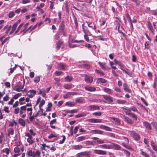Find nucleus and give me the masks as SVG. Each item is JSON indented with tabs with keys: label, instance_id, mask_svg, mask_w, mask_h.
<instances>
[{
	"label": "nucleus",
	"instance_id": "f257e3e1",
	"mask_svg": "<svg viewBox=\"0 0 157 157\" xmlns=\"http://www.w3.org/2000/svg\"><path fill=\"white\" fill-rule=\"evenodd\" d=\"M21 81H19L17 82L15 86L14 87L13 90L17 92H20L21 91L22 89L24 87L25 84V80H23V82H22V80H21Z\"/></svg>",
	"mask_w": 157,
	"mask_h": 157
},
{
	"label": "nucleus",
	"instance_id": "f03ea898",
	"mask_svg": "<svg viewBox=\"0 0 157 157\" xmlns=\"http://www.w3.org/2000/svg\"><path fill=\"white\" fill-rule=\"evenodd\" d=\"M27 154L30 157H39L40 156V152L38 150L35 151H33L32 150H30L27 151Z\"/></svg>",
	"mask_w": 157,
	"mask_h": 157
},
{
	"label": "nucleus",
	"instance_id": "7ed1b4c3",
	"mask_svg": "<svg viewBox=\"0 0 157 157\" xmlns=\"http://www.w3.org/2000/svg\"><path fill=\"white\" fill-rule=\"evenodd\" d=\"M128 133L130 134L131 136L133 137L135 140H138L140 139V137L139 135L137 133H136L135 132L133 131H128Z\"/></svg>",
	"mask_w": 157,
	"mask_h": 157
},
{
	"label": "nucleus",
	"instance_id": "20e7f679",
	"mask_svg": "<svg viewBox=\"0 0 157 157\" xmlns=\"http://www.w3.org/2000/svg\"><path fill=\"white\" fill-rule=\"evenodd\" d=\"M77 157H90L89 153L84 151L78 153L76 155Z\"/></svg>",
	"mask_w": 157,
	"mask_h": 157
},
{
	"label": "nucleus",
	"instance_id": "39448f33",
	"mask_svg": "<svg viewBox=\"0 0 157 157\" xmlns=\"http://www.w3.org/2000/svg\"><path fill=\"white\" fill-rule=\"evenodd\" d=\"M101 119H96L95 118L89 119L86 120V121L88 123H100L101 122Z\"/></svg>",
	"mask_w": 157,
	"mask_h": 157
},
{
	"label": "nucleus",
	"instance_id": "423d86ee",
	"mask_svg": "<svg viewBox=\"0 0 157 157\" xmlns=\"http://www.w3.org/2000/svg\"><path fill=\"white\" fill-rule=\"evenodd\" d=\"M94 153L98 155H105L107 153V152L105 151L94 149L93 150Z\"/></svg>",
	"mask_w": 157,
	"mask_h": 157
},
{
	"label": "nucleus",
	"instance_id": "0eeeda50",
	"mask_svg": "<svg viewBox=\"0 0 157 157\" xmlns=\"http://www.w3.org/2000/svg\"><path fill=\"white\" fill-rule=\"evenodd\" d=\"M103 98L106 100L109 103H110L113 101V100L112 97L107 95H103Z\"/></svg>",
	"mask_w": 157,
	"mask_h": 157
},
{
	"label": "nucleus",
	"instance_id": "6e6552de",
	"mask_svg": "<svg viewBox=\"0 0 157 157\" xmlns=\"http://www.w3.org/2000/svg\"><path fill=\"white\" fill-rule=\"evenodd\" d=\"M98 63L102 69L106 71H108L109 69V68L106 65L105 63L99 62Z\"/></svg>",
	"mask_w": 157,
	"mask_h": 157
},
{
	"label": "nucleus",
	"instance_id": "1a4fd4ad",
	"mask_svg": "<svg viewBox=\"0 0 157 157\" xmlns=\"http://www.w3.org/2000/svg\"><path fill=\"white\" fill-rule=\"evenodd\" d=\"M36 91L33 90H30L28 92V93H29L28 94V96L30 98H33L34 96L36 94Z\"/></svg>",
	"mask_w": 157,
	"mask_h": 157
},
{
	"label": "nucleus",
	"instance_id": "9d476101",
	"mask_svg": "<svg viewBox=\"0 0 157 157\" xmlns=\"http://www.w3.org/2000/svg\"><path fill=\"white\" fill-rule=\"evenodd\" d=\"M98 147L101 148L106 149H112V147L111 146V144H103L100 145Z\"/></svg>",
	"mask_w": 157,
	"mask_h": 157
},
{
	"label": "nucleus",
	"instance_id": "9b49d317",
	"mask_svg": "<svg viewBox=\"0 0 157 157\" xmlns=\"http://www.w3.org/2000/svg\"><path fill=\"white\" fill-rule=\"evenodd\" d=\"M147 27L150 31L152 33H154V29H153L151 24L149 21H147Z\"/></svg>",
	"mask_w": 157,
	"mask_h": 157
},
{
	"label": "nucleus",
	"instance_id": "f8f14e48",
	"mask_svg": "<svg viewBox=\"0 0 157 157\" xmlns=\"http://www.w3.org/2000/svg\"><path fill=\"white\" fill-rule=\"evenodd\" d=\"M111 146L112 147V149L114 148L119 150L121 148V147L120 145L114 143H112L111 144Z\"/></svg>",
	"mask_w": 157,
	"mask_h": 157
},
{
	"label": "nucleus",
	"instance_id": "ddd939ff",
	"mask_svg": "<svg viewBox=\"0 0 157 157\" xmlns=\"http://www.w3.org/2000/svg\"><path fill=\"white\" fill-rule=\"evenodd\" d=\"M90 110L93 111L96 110H99L100 108L99 106L95 105H91L89 106Z\"/></svg>",
	"mask_w": 157,
	"mask_h": 157
},
{
	"label": "nucleus",
	"instance_id": "4468645a",
	"mask_svg": "<svg viewBox=\"0 0 157 157\" xmlns=\"http://www.w3.org/2000/svg\"><path fill=\"white\" fill-rule=\"evenodd\" d=\"M90 133L93 134H102L103 133V131L99 130H91L90 132Z\"/></svg>",
	"mask_w": 157,
	"mask_h": 157
},
{
	"label": "nucleus",
	"instance_id": "2eb2a0df",
	"mask_svg": "<svg viewBox=\"0 0 157 157\" xmlns=\"http://www.w3.org/2000/svg\"><path fill=\"white\" fill-rule=\"evenodd\" d=\"M64 29L65 25H64V22L63 21H62L59 26V30L60 32H63V30H64Z\"/></svg>",
	"mask_w": 157,
	"mask_h": 157
},
{
	"label": "nucleus",
	"instance_id": "dca6fc26",
	"mask_svg": "<svg viewBox=\"0 0 157 157\" xmlns=\"http://www.w3.org/2000/svg\"><path fill=\"white\" fill-rule=\"evenodd\" d=\"M99 128H100L104 129L105 130L107 131H111V129L109 127L104 125H101L99 126Z\"/></svg>",
	"mask_w": 157,
	"mask_h": 157
},
{
	"label": "nucleus",
	"instance_id": "f3484780",
	"mask_svg": "<svg viewBox=\"0 0 157 157\" xmlns=\"http://www.w3.org/2000/svg\"><path fill=\"white\" fill-rule=\"evenodd\" d=\"M86 28L83 29L84 33H85V34H86L88 35V36H90L91 35V33L90 32L88 28L87 27H85Z\"/></svg>",
	"mask_w": 157,
	"mask_h": 157
},
{
	"label": "nucleus",
	"instance_id": "a211bd4d",
	"mask_svg": "<svg viewBox=\"0 0 157 157\" xmlns=\"http://www.w3.org/2000/svg\"><path fill=\"white\" fill-rule=\"evenodd\" d=\"M26 109V106H21L20 108V115H22L24 111H25Z\"/></svg>",
	"mask_w": 157,
	"mask_h": 157
},
{
	"label": "nucleus",
	"instance_id": "6ab92c4d",
	"mask_svg": "<svg viewBox=\"0 0 157 157\" xmlns=\"http://www.w3.org/2000/svg\"><path fill=\"white\" fill-rule=\"evenodd\" d=\"M14 134V130L12 128H10L8 130V133L7 135L10 136V135H13Z\"/></svg>",
	"mask_w": 157,
	"mask_h": 157
},
{
	"label": "nucleus",
	"instance_id": "aec40b11",
	"mask_svg": "<svg viewBox=\"0 0 157 157\" xmlns=\"http://www.w3.org/2000/svg\"><path fill=\"white\" fill-rule=\"evenodd\" d=\"M145 127L147 129L151 130V128L150 124L147 122H144L143 123Z\"/></svg>",
	"mask_w": 157,
	"mask_h": 157
},
{
	"label": "nucleus",
	"instance_id": "412c9836",
	"mask_svg": "<svg viewBox=\"0 0 157 157\" xmlns=\"http://www.w3.org/2000/svg\"><path fill=\"white\" fill-rule=\"evenodd\" d=\"M76 105V104L74 102H70L69 101L65 103L66 106H68L69 107H72L75 106Z\"/></svg>",
	"mask_w": 157,
	"mask_h": 157
},
{
	"label": "nucleus",
	"instance_id": "4be33fe9",
	"mask_svg": "<svg viewBox=\"0 0 157 157\" xmlns=\"http://www.w3.org/2000/svg\"><path fill=\"white\" fill-rule=\"evenodd\" d=\"M112 119L114 121L115 124L117 125L120 124L121 121L119 119L115 117H113Z\"/></svg>",
	"mask_w": 157,
	"mask_h": 157
},
{
	"label": "nucleus",
	"instance_id": "5701e85b",
	"mask_svg": "<svg viewBox=\"0 0 157 157\" xmlns=\"http://www.w3.org/2000/svg\"><path fill=\"white\" fill-rule=\"evenodd\" d=\"M124 120L128 123L131 124L133 123V121L128 117H124Z\"/></svg>",
	"mask_w": 157,
	"mask_h": 157
},
{
	"label": "nucleus",
	"instance_id": "b1692460",
	"mask_svg": "<svg viewBox=\"0 0 157 157\" xmlns=\"http://www.w3.org/2000/svg\"><path fill=\"white\" fill-rule=\"evenodd\" d=\"M18 122L22 126L25 127V122L23 119L21 118H20L18 120Z\"/></svg>",
	"mask_w": 157,
	"mask_h": 157
},
{
	"label": "nucleus",
	"instance_id": "393cba45",
	"mask_svg": "<svg viewBox=\"0 0 157 157\" xmlns=\"http://www.w3.org/2000/svg\"><path fill=\"white\" fill-rule=\"evenodd\" d=\"M85 89L88 91H94L96 90L95 88L89 86H86L85 87Z\"/></svg>",
	"mask_w": 157,
	"mask_h": 157
},
{
	"label": "nucleus",
	"instance_id": "a878e982",
	"mask_svg": "<svg viewBox=\"0 0 157 157\" xmlns=\"http://www.w3.org/2000/svg\"><path fill=\"white\" fill-rule=\"evenodd\" d=\"M86 139L85 136H81L78 137L76 140L77 142H80Z\"/></svg>",
	"mask_w": 157,
	"mask_h": 157
},
{
	"label": "nucleus",
	"instance_id": "bb28decb",
	"mask_svg": "<svg viewBox=\"0 0 157 157\" xmlns=\"http://www.w3.org/2000/svg\"><path fill=\"white\" fill-rule=\"evenodd\" d=\"M123 86L124 87V90L125 91L128 92H131V90L129 89L128 87L125 83L123 84Z\"/></svg>",
	"mask_w": 157,
	"mask_h": 157
},
{
	"label": "nucleus",
	"instance_id": "cd10ccee",
	"mask_svg": "<svg viewBox=\"0 0 157 157\" xmlns=\"http://www.w3.org/2000/svg\"><path fill=\"white\" fill-rule=\"evenodd\" d=\"M62 43L63 42L59 40L58 42L56 43L57 45L56 46V47L57 50H58L60 48Z\"/></svg>",
	"mask_w": 157,
	"mask_h": 157
},
{
	"label": "nucleus",
	"instance_id": "c85d7f7f",
	"mask_svg": "<svg viewBox=\"0 0 157 157\" xmlns=\"http://www.w3.org/2000/svg\"><path fill=\"white\" fill-rule=\"evenodd\" d=\"M82 148V146L81 145H75L73 147V149L76 150H79Z\"/></svg>",
	"mask_w": 157,
	"mask_h": 157
},
{
	"label": "nucleus",
	"instance_id": "c756f323",
	"mask_svg": "<svg viewBox=\"0 0 157 157\" xmlns=\"http://www.w3.org/2000/svg\"><path fill=\"white\" fill-rule=\"evenodd\" d=\"M140 154L145 157H150L145 152L142 151V150H140Z\"/></svg>",
	"mask_w": 157,
	"mask_h": 157
},
{
	"label": "nucleus",
	"instance_id": "7c9ffc66",
	"mask_svg": "<svg viewBox=\"0 0 157 157\" xmlns=\"http://www.w3.org/2000/svg\"><path fill=\"white\" fill-rule=\"evenodd\" d=\"M104 91L105 92L107 93L112 94L113 92L112 91L111 89L108 88H105L104 89Z\"/></svg>",
	"mask_w": 157,
	"mask_h": 157
},
{
	"label": "nucleus",
	"instance_id": "2f4dec72",
	"mask_svg": "<svg viewBox=\"0 0 157 157\" xmlns=\"http://www.w3.org/2000/svg\"><path fill=\"white\" fill-rule=\"evenodd\" d=\"M117 103L119 104H124L126 102V101L121 99L117 100Z\"/></svg>",
	"mask_w": 157,
	"mask_h": 157
},
{
	"label": "nucleus",
	"instance_id": "473e14b6",
	"mask_svg": "<svg viewBox=\"0 0 157 157\" xmlns=\"http://www.w3.org/2000/svg\"><path fill=\"white\" fill-rule=\"evenodd\" d=\"M151 146L152 148L156 151H157V146L155 145L154 143L152 142H151Z\"/></svg>",
	"mask_w": 157,
	"mask_h": 157
},
{
	"label": "nucleus",
	"instance_id": "72a5a7b5",
	"mask_svg": "<svg viewBox=\"0 0 157 157\" xmlns=\"http://www.w3.org/2000/svg\"><path fill=\"white\" fill-rule=\"evenodd\" d=\"M2 152L3 153H6L7 155H8L10 152V150L8 148H6L5 149L2 150Z\"/></svg>",
	"mask_w": 157,
	"mask_h": 157
},
{
	"label": "nucleus",
	"instance_id": "f704fd0d",
	"mask_svg": "<svg viewBox=\"0 0 157 157\" xmlns=\"http://www.w3.org/2000/svg\"><path fill=\"white\" fill-rule=\"evenodd\" d=\"M64 87L66 89H69L72 88V86L70 84H65L64 85Z\"/></svg>",
	"mask_w": 157,
	"mask_h": 157
},
{
	"label": "nucleus",
	"instance_id": "c9c22d12",
	"mask_svg": "<svg viewBox=\"0 0 157 157\" xmlns=\"http://www.w3.org/2000/svg\"><path fill=\"white\" fill-rule=\"evenodd\" d=\"M21 96V93H18L14 95L13 98L14 99H17L19 97Z\"/></svg>",
	"mask_w": 157,
	"mask_h": 157
},
{
	"label": "nucleus",
	"instance_id": "e433bc0d",
	"mask_svg": "<svg viewBox=\"0 0 157 157\" xmlns=\"http://www.w3.org/2000/svg\"><path fill=\"white\" fill-rule=\"evenodd\" d=\"M75 102L76 103H82L83 102V101L82 100V99L80 98H77L76 99Z\"/></svg>",
	"mask_w": 157,
	"mask_h": 157
},
{
	"label": "nucleus",
	"instance_id": "4c0bfd02",
	"mask_svg": "<svg viewBox=\"0 0 157 157\" xmlns=\"http://www.w3.org/2000/svg\"><path fill=\"white\" fill-rule=\"evenodd\" d=\"M129 116L133 118L134 120L135 121H136L137 120V117L135 114L132 113Z\"/></svg>",
	"mask_w": 157,
	"mask_h": 157
},
{
	"label": "nucleus",
	"instance_id": "58836bf2",
	"mask_svg": "<svg viewBox=\"0 0 157 157\" xmlns=\"http://www.w3.org/2000/svg\"><path fill=\"white\" fill-rule=\"evenodd\" d=\"M106 82V80L105 79H98L97 82L98 83L101 82L104 83Z\"/></svg>",
	"mask_w": 157,
	"mask_h": 157
},
{
	"label": "nucleus",
	"instance_id": "ea45409f",
	"mask_svg": "<svg viewBox=\"0 0 157 157\" xmlns=\"http://www.w3.org/2000/svg\"><path fill=\"white\" fill-rule=\"evenodd\" d=\"M15 15V12L14 11H11L10 12L8 15V17L9 18L13 17Z\"/></svg>",
	"mask_w": 157,
	"mask_h": 157
},
{
	"label": "nucleus",
	"instance_id": "a19ab883",
	"mask_svg": "<svg viewBox=\"0 0 157 157\" xmlns=\"http://www.w3.org/2000/svg\"><path fill=\"white\" fill-rule=\"evenodd\" d=\"M14 109V113L16 114H17L20 112V109L18 107H15Z\"/></svg>",
	"mask_w": 157,
	"mask_h": 157
},
{
	"label": "nucleus",
	"instance_id": "79ce46f5",
	"mask_svg": "<svg viewBox=\"0 0 157 157\" xmlns=\"http://www.w3.org/2000/svg\"><path fill=\"white\" fill-rule=\"evenodd\" d=\"M74 23L75 25V29H77L78 26V23L77 21V20L76 17L74 16Z\"/></svg>",
	"mask_w": 157,
	"mask_h": 157
},
{
	"label": "nucleus",
	"instance_id": "37998d69",
	"mask_svg": "<svg viewBox=\"0 0 157 157\" xmlns=\"http://www.w3.org/2000/svg\"><path fill=\"white\" fill-rule=\"evenodd\" d=\"M58 68L59 70H64L65 68V66L64 64L59 65L58 66Z\"/></svg>",
	"mask_w": 157,
	"mask_h": 157
},
{
	"label": "nucleus",
	"instance_id": "c03bdc74",
	"mask_svg": "<svg viewBox=\"0 0 157 157\" xmlns=\"http://www.w3.org/2000/svg\"><path fill=\"white\" fill-rule=\"evenodd\" d=\"M123 151L124 154L126 155V156L129 157L130 155V153L128 151L125 150H124Z\"/></svg>",
	"mask_w": 157,
	"mask_h": 157
},
{
	"label": "nucleus",
	"instance_id": "a18cd8bd",
	"mask_svg": "<svg viewBox=\"0 0 157 157\" xmlns=\"http://www.w3.org/2000/svg\"><path fill=\"white\" fill-rule=\"evenodd\" d=\"M23 24L21 23L19 26L18 27L17 30L15 31V34H16L17 33L18 31H19L20 29L23 26Z\"/></svg>",
	"mask_w": 157,
	"mask_h": 157
},
{
	"label": "nucleus",
	"instance_id": "49530a36",
	"mask_svg": "<svg viewBox=\"0 0 157 157\" xmlns=\"http://www.w3.org/2000/svg\"><path fill=\"white\" fill-rule=\"evenodd\" d=\"M41 145H42V147H41V149L45 151L46 150V149L45 148V147H47L48 148H50V147L48 145H46L45 144H42Z\"/></svg>",
	"mask_w": 157,
	"mask_h": 157
},
{
	"label": "nucleus",
	"instance_id": "de8ad7c7",
	"mask_svg": "<svg viewBox=\"0 0 157 157\" xmlns=\"http://www.w3.org/2000/svg\"><path fill=\"white\" fill-rule=\"evenodd\" d=\"M95 72L96 73L100 74L101 76H103L104 75V74L102 71L98 70L97 69L95 70Z\"/></svg>",
	"mask_w": 157,
	"mask_h": 157
},
{
	"label": "nucleus",
	"instance_id": "09e8293b",
	"mask_svg": "<svg viewBox=\"0 0 157 157\" xmlns=\"http://www.w3.org/2000/svg\"><path fill=\"white\" fill-rule=\"evenodd\" d=\"M60 36V32L56 33L55 36V38L56 39L58 40Z\"/></svg>",
	"mask_w": 157,
	"mask_h": 157
},
{
	"label": "nucleus",
	"instance_id": "8fccbe9b",
	"mask_svg": "<svg viewBox=\"0 0 157 157\" xmlns=\"http://www.w3.org/2000/svg\"><path fill=\"white\" fill-rule=\"evenodd\" d=\"M145 48L148 49L150 47L149 44V42H146L144 44Z\"/></svg>",
	"mask_w": 157,
	"mask_h": 157
},
{
	"label": "nucleus",
	"instance_id": "3c124183",
	"mask_svg": "<svg viewBox=\"0 0 157 157\" xmlns=\"http://www.w3.org/2000/svg\"><path fill=\"white\" fill-rule=\"evenodd\" d=\"M32 138H28L27 139V141L30 144H32L33 143V141L32 139Z\"/></svg>",
	"mask_w": 157,
	"mask_h": 157
},
{
	"label": "nucleus",
	"instance_id": "603ef678",
	"mask_svg": "<svg viewBox=\"0 0 157 157\" xmlns=\"http://www.w3.org/2000/svg\"><path fill=\"white\" fill-rule=\"evenodd\" d=\"M114 62L117 64L119 65L120 67L122 66V65H123V64L120 61H118L116 60H114Z\"/></svg>",
	"mask_w": 157,
	"mask_h": 157
},
{
	"label": "nucleus",
	"instance_id": "864d4df0",
	"mask_svg": "<svg viewBox=\"0 0 157 157\" xmlns=\"http://www.w3.org/2000/svg\"><path fill=\"white\" fill-rule=\"evenodd\" d=\"M45 103V101L44 100H42L40 103L39 105V107L40 109V108L41 107L44 105V104Z\"/></svg>",
	"mask_w": 157,
	"mask_h": 157
},
{
	"label": "nucleus",
	"instance_id": "5fc2aeb1",
	"mask_svg": "<svg viewBox=\"0 0 157 157\" xmlns=\"http://www.w3.org/2000/svg\"><path fill=\"white\" fill-rule=\"evenodd\" d=\"M101 36H94V38H97L98 39V40H104V39H103V38L102 37H101Z\"/></svg>",
	"mask_w": 157,
	"mask_h": 157
},
{
	"label": "nucleus",
	"instance_id": "6e6d98bb",
	"mask_svg": "<svg viewBox=\"0 0 157 157\" xmlns=\"http://www.w3.org/2000/svg\"><path fill=\"white\" fill-rule=\"evenodd\" d=\"M70 95V92H69L67 93L66 94L64 95L63 97L64 98L66 99L68 98Z\"/></svg>",
	"mask_w": 157,
	"mask_h": 157
},
{
	"label": "nucleus",
	"instance_id": "4d7b16f0",
	"mask_svg": "<svg viewBox=\"0 0 157 157\" xmlns=\"http://www.w3.org/2000/svg\"><path fill=\"white\" fill-rule=\"evenodd\" d=\"M62 137H63V139H62V140H60V142H59V144H63L64 142V141H65V140L66 137H65V136H64L63 135L62 136Z\"/></svg>",
	"mask_w": 157,
	"mask_h": 157
},
{
	"label": "nucleus",
	"instance_id": "13d9d810",
	"mask_svg": "<svg viewBox=\"0 0 157 157\" xmlns=\"http://www.w3.org/2000/svg\"><path fill=\"white\" fill-rule=\"evenodd\" d=\"M85 81L87 83L89 84L91 83L93 81V79H85Z\"/></svg>",
	"mask_w": 157,
	"mask_h": 157
},
{
	"label": "nucleus",
	"instance_id": "bf43d9fd",
	"mask_svg": "<svg viewBox=\"0 0 157 157\" xmlns=\"http://www.w3.org/2000/svg\"><path fill=\"white\" fill-rule=\"evenodd\" d=\"M86 22L87 23L88 27L90 28H93V25H92V22L90 21H86Z\"/></svg>",
	"mask_w": 157,
	"mask_h": 157
},
{
	"label": "nucleus",
	"instance_id": "052dcab7",
	"mask_svg": "<svg viewBox=\"0 0 157 157\" xmlns=\"http://www.w3.org/2000/svg\"><path fill=\"white\" fill-rule=\"evenodd\" d=\"M126 115L128 116L130 115V114L132 113H131V111L130 109H128L126 111H125Z\"/></svg>",
	"mask_w": 157,
	"mask_h": 157
},
{
	"label": "nucleus",
	"instance_id": "680f3d73",
	"mask_svg": "<svg viewBox=\"0 0 157 157\" xmlns=\"http://www.w3.org/2000/svg\"><path fill=\"white\" fill-rule=\"evenodd\" d=\"M122 71L126 74H128L129 75H130L131 73L128 71V69H123Z\"/></svg>",
	"mask_w": 157,
	"mask_h": 157
},
{
	"label": "nucleus",
	"instance_id": "e2e57ef3",
	"mask_svg": "<svg viewBox=\"0 0 157 157\" xmlns=\"http://www.w3.org/2000/svg\"><path fill=\"white\" fill-rule=\"evenodd\" d=\"M101 112H98L94 113H93V114L95 116H99L101 115Z\"/></svg>",
	"mask_w": 157,
	"mask_h": 157
},
{
	"label": "nucleus",
	"instance_id": "0e129e2a",
	"mask_svg": "<svg viewBox=\"0 0 157 157\" xmlns=\"http://www.w3.org/2000/svg\"><path fill=\"white\" fill-rule=\"evenodd\" d=\"M9 98V96L7 94H6V96L4 97L3 98V100L4 101H7L8 100Z\"/></svg>",
	"mask_w": 157,
	"mask_h": 157
},
{
	"label": "nucleus",
	"instance_id": "69168bd1",
	"mask_svg": "<svg viewBox=\"0 0 157 157\" xmlns=\"http://www.w3.org/2000/svg\"><path fill=\"white\" fill-rule=\"evenodd\" d=\"M96 141L98 144H99L104 143V142L103 140L101 139H99V140H97Z\"/></svg>",
	"mask_w": 157,
	"mask_h": 157
},
{
	"label": "nucleus",
	"instance_id": "338daca9",
	"mask_svg": "<svg viewBox=\"0 0 157 157\" xmlns=\"http://www.w3.org/2000/svg\"><path fill=\"white\" fill-rule=\"evenodd\" d=\"M87 35L85 34L84 36V39L87 42H89V37Z\"/></svg>",
	"mask_w": 157,
	"mask_h": 157
},
{
	"label": "nucleus",
	"instance_id": "774afa93",
	"mask_svg": "<svg viewBox=\"0 0 157 157\" xmlns=\"http://www.w3.org/2000/svg\"><path fill=\"white\" fill-rule=\"evenodd\" d=\"M14 151L15 153H17L20 151V149L18 147H16L14 148Z\"/></svg>",
	"mask_w": 157,
	"mask_h": 157
}]
</instances>
